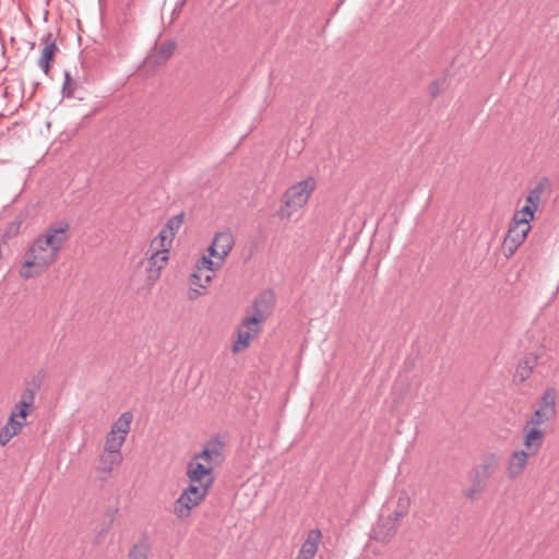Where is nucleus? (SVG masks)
<instances>
[{
  "mask_svg": "<svg viewBox=\"0 0 559 559\" xmlns=\"http://www.w3.org/2000/svg\"><path fill=\"white\" fill-rule=\"evenodd\" d=\"M70 225L58 222L48 226L37 237L26 252V259L20 269V276L29 280L44 273L56 260L63 243L68 240Z\"/></svg>",
  "mask_w": 559,
  "mask_h": 559,
  "instance_id": "1",
  "label": "nucleus"
},
{
  "mask_svg": "<svg viewBox=\"0 0 559 559\" xmlns=\"http://www.w3.org/2000/svg\"><path fill=\"white\" fill-rule=\"evenodd\" d=\"M314 187L313 178H307L290 187L284 194V205L278 211L280 217L290 218L295 211L308 202Z\"/></svg>",
  "mask_w": 559,
  "mask_h": 559,
  "instance_id": "2",
  "label": "nucleus"
},
{
  "mask_svg": "<svg viewBox=\"0 0 559 559\" xmlns=\"http://www.w3.org/2000/svg\"><path fill=\"white\" fill-rule=\"evenodd\" d=\"M131 421V413L126 412L120 415V417L114 423L110 431L106 436L103 449L104 451L111 453H121V448L130 430Z\"/></svg>",
  "mask_w": 559,
  "mask_h": 559,
  "instance_id": "3",
  "label": "nucleus"
},
{
  "mask_svg": "<svg viewBox=\"0 0 559 559\" xmlns=\"http://www.w3.org/2000/svg\"><path fill=\"white\" fill-rule=\"evenodd\" d=\"M275 305V296L271 290H264L253 300L249 314L246 317L247 323L260 325L272 313Z\"/></svg>",
  "mask_w": 559,
  "mask_h": 559,
  "instance_id": "4",
  "label": "nucleus"
},
{
  "mask_svg": "<svg viewBox=\"0 0 559 559\" xmlns=\"http://www.w3.org/2000/svg\"><path fill=\"white\" fill-rule=\"evenodd\" d=\"M499 467L498 455L490 453L486 455L481 463L473 469L472 483H478L487 487L489 478L496 473Z\"/></svg>",
  "mask_w": 559,
  "mask_h": 559,
  "instance_id": "5",
  "label": "nucleus"
},
{
  "mask_svg": "<svg viewBox=\"0 0 559 559\" xmlns=\"http://www.w3.org/2000/svg\"><path fill=\"white\" fill-rule=\"evenodd\" d=\"M234 243V236L230 231L217 233L209 248L210 257L223 262L233 249Z\"/></svg>",
  "mask_w": 559,
  "mask_h": 559,
  "instance_id": "6",
  "label": "nucleus"
},
{
  "mask_svg": "<svg viewBox=\"0 0 559 559\" xmlns=\"http://www.w3.org/2000/svg\"><path fill=\"white\" fill-rule=\"evenodd\" d=\"M146 254L147 258V278L152 282L156 281L159 275L160 271L166 265L168 259H169V252L167 249L162 250H147Z\"/></svg>",
  "mask_w": 559,
  "mask_h": 559,
  "instance_id": "7",
  "label": "nucleus"
},
{
  "mask_svg": "<svg viewBox=\"0 0 559 559\" xmlns=\"http://www.w3.org/2000/svg\"><path fill=\"white\" fill-rule=\"evenodd\" d=\"M530 229V225L522 222H516V219L512 221L507 237L504 238V246L509 248L510 254H512L524 241Z\"/></svg>",
  "mask_w": 559,
  "mask_h": 559,
  "instance_id": "8",
  "label": "nucleus"
},
{
  "mask_svg": "<svg viewBox=\"0 0 559 559\" xmlns=\"http://www.w3.org/2000/svg\"><path fill=\"white\" fill-rule=\"evenodd\" d=\"M542 198V189L535 188L531 190L526 197V205L522 210L514 213L513 219L530 225L534 217V213L538 207Z\"/></svg>",
  "mask_w": 559,
  "mask_h": 559,
  "instance_id": "9",
  "label": "nucleus"
},
{
  "mask_svg": "<svg viewBox=\"0 0 559 559\" xmlns=\"http://www.w3.org/2000/svg\"><path fill=\"white\" fill-rule=\"evenodd\" d=\"M260 331H261L260 325H258V324H254V325L248 324L247 323V319L245 318L242 320L241 328L237 332V340L233 344V348H231L233 352L234 353H239V352L246 349L247 347H249L251 341L255 336H258Z\"/></svg>",
  "mask_w": 559,
  "mask_h": 559,
  "instance_id": "10",
  "label": "nucleus"
},
{
  "mask_svg": "<svg viewBox=\"0 0 559 559\" xmlns=\"http://www.w3.org/2000/svg\"><path fill=\"white\" fill-rule=\"evenodd\" d=\"M41 56L38 60V67L44 71L45 74H48L50 69V62L52 61L56 52L58 51V47L56 44V39L51 33H47L40 39Z\"/></svg>",
  "mask_w": 559,
  "mask_h": 559,
  "instance_id": "11",
  "label": "nucleus"
},
{
  "mask_svg": "<svg viewBox=\"0 0 559 559\" xmlns=\"http://www.w3.org/2000/svg\"><path fill=\"white\" fill-rule=\"evenodd\" d=\"M122 453H111L103 450L98 457L96 472L105 479L122 463Z\"/></svg>",
  "mask_w": 559,
  "mask_h": 559,
  "instance_id": "12",
  "label": "nucleus"
},
{
  "mask_svg": "<svg viewBox=\"0 0 559 559\" xmlns=\"http://www.w3.org/2000/svg\"><path fill=\"white\" fill-rule=\"evenodd\" d=\"M212 465L210 463H203L198 459L193 457L188 464L187 475L191 483H206L212 477Z\"/></svg>",
  "mask_w": 559,
  "mask_h": 559,
  "instance_id": "13",
  "label": "nucleus"
},
{
  "mask_svg": "<svg viewBox=\"0 0 559 559\" xmlns=\"http://www.w3.org/2000/svg\"><path fill=\"white\" fill-rule=\"evenodd\" d=\"M531 455L525 450H518L511 454L507 466V474L510 479H515L523 473Z\"/></svg>",
  "mask_w": 559,
  "mask_h": 559,
  "instance_id": "14",
  "label": "nucleus"
},
{
  "mask_svg": "<svg viewBox=\"0 0 559 559\" xmlns=\"http://www.w3.org/2000/svg\"><path fill=\"white\" fill-rule=\"evenodd\" d=\"M396 532V525L391 515L381 516L372 530V537L381 543H386Z\"/></svg>",
  "mask_w": 559,
  "mask_h": 559,
  "instance_id": "15",
  "label": "nucleus"
},
{
  "mask_svg": "<svg viewBox=\"0 0 559 559\" xmlns=\"http://www.w3.org/2000/svg\"><path fill=\"white\" fill-rule=\"evenodd\" d=\"M320 540L321 532L319 530H311L308 533L306 540L301 545L296 559H313L318 551Z\"/></svg>",
  "mask_w": 559,
  "mask_h": 559,
  "instance_id": "16",
  "label": "nucleus"
},
{
  "mask_svg": "<svg viewBox=\"0 0 559 559\" xmlns=\"http://www.w3.org/2000/svg\"><path fill=\"white\" fill-rule=\"evenodd\" d=\"M201 501L202 500H199L195 497L182 491L175 502L174 513L178 519H187L190 515L191 510Z\"/></svg>",
  "mask_w": 559,
  "mask_h": 559,
  "instance_id": "17",
  "label": "nucleus"
},
{
  "mask_svg": "<svg viewBox=\"0 0 559 559\" xmlns=\"http://www.w3.org/2000/svg\"><path fill=\"white\" fill-rule=\"evenodd\" d=\"M524 445L527 449L526 452L536 454L543 444L544 431L537 427L525 426Z\"/></svg>",
  "mask_w": 559,
  "mask_h": 559,
  "instance_id": "18",
  "label": "nucleus"
},
{
  "mask_svg": "<svg viewBox=\"0 0 559 559\" xmlns=\"http://www.w3.org/2000/svg\"><path fill=\"white\" fill-rule=\"evenodd\" d=\"M556 401H557V391L555 388H548L544 392L540 401L538 403V411L545 413L550 418H555L556 416Z\"/></svg>",
  "mask_w": 559,
  "mask_h": 559,
  "instance_id": "19",
  "label": "nucleus"
},
{
  "mask_svg": "<svg viewBox=\"0 0 559 559\" xmlns=\"http://www.w3.org/2000/svg\"><path fill=\"white\" fill-rule=\"evenodd\" d=\"M24 421L16 420V414L12 413L7 425L0 430V444L5 445L22 429Z\"/></svg>",
  "mask_w": 559,
  "mask_h": 559,
  "instance_id": "20",
  "label": "nucleus"
},
{
  "mask_svg": "<svg viewBox=\"0 0 559 559\" xmlns=\"http://www.w3.org/2000/svg\"><path fill=\"white\" fill-rule=\"evenodd\" d=\"M536 364V358H526L519 362L515 373H514V381L516 382H524L527 378H530L533 368Z\"/></svg>",
  "mask_w": 559,
  "mask_h": 559,
  "instance_id": "21",
  "label": "nucleus"
},
{
  "mask_svg": "<svg viewBox=\"0 0 559 559\" xmlns=\"http://www.w3.org/2000/svg\"><path fill=\"white\" fill-rule=\"evenodd\" d=\"M177 45L174 40L163 43L154 56L155 64H164L174 53Z\"/></svg>",
  "mask_w": 559,
  "mask_h": 559,
  "instance_id": "22",
  "label": "nucleus"
},
{
  "mask_svg": "<svg viewBox=\"0 0 559 559\" xmlns=\"http://www.w3.org/2000/svg\"><path fill=\"white\" fill-rule=\"evenodd\" d=\"M174 241V237H171V233L159 230L158 235L151 241L150 250H162L167 249L169 251L171 243Z\"/></svg>",
  "mask_w": 559,
  "mask_h": 559,
  "instance_id": "23",
  "label": "nucleus"
},
{
  "mask_svg": "<svg viewBox=\"0 0 559 559\" xmlns=\"http://www.w3.org/2000/svg\"><path fill=\"white\" fill-rule=\"evenodd\" d=\"M212 484L213 479H207L206 483H199V485H195V483H191L190 486L183 490V492H187L199 500H203Z\"/></svg>",
  "mask_w": 559,
  "mask_h": 559,
  "instance_id": "24",
  "label": "nucleus"
},
{
  "mask_svg": "<svg viewBox=\"0 0 559 559\" xmlns=\"http://www.w3.org/2000/svg\"><path fill=\"white\" fill-rule=\"evenodd\" d=\"M21 225L22 219L17 217L10 222L0 235L1 241L5 243L9 239L15 237L20 233Z\"/></svg>",
  "mask_w": 559,
  "mask_h": 559,
  "instance_id": "25",
  "label": "nucleus"
},
{
  "mask_svg": "<svg viewBox=\"0 0 559 559\" xmlns=\"http://www.w3.org/2000/svg\"><path fill=\"white\" fill-rule=\"evenodd\" d=\"M150 547L145 542L132 546L128 552V559H148Z\"/></svg>",
  "mask_w": 559,
  "mask_h": 559,
  "instance_id": "26",
  "label": "nucleus"
},
{
  "mask_svg": "<svg viewBox=\"0 0 559 559\" xmlns=\"http://www.w3.org/2000/svg\"><path fill=\"white\" fill-rule=\"evenodd\" d=\"M183 223V213L170 217L167 223L163 226L164 231L171 233V237L175 238L176 233L179 230Z\"/></svg>",
  "mask_w": 559,
  "mask_h": 559,
  "instance_id": "27",
  "label": "nucleus"
},
{
  "mask_svg": "<svg viewBox=\"0 0 559 559\" xmlns=\"http://www.w3.org/2000/svg\"><path fill=\"white\" fill-rule=\"evenodd\" d=\"M408 506H409V499L407 497L399 498V502H397L399 510H395L393 512V514H390L392 516V519L394 520L395 525H397L400 520L406 514Z\"/></svg>",
  "mask_w": 559,
  "mask_h": 559,
  "instance_id": "28",
  "label": "nucleus"
},
{
  "mask_svg": "<svg viewBox=\"0 0 559 559\" xmlns=\"http://www.w3.org/2000/svg\"><path fill=\"white\" fill-rule=\"evenodd\" d=\"M551 419L552 418L547 416L545 413L536 409L534 412V414L532 415V417L530 418V420L526 423V426L527 427H537V428H539V426L548 423Z\"/></svg>",
  "mask_w": 559,
  "mask_h": 559,
  "instance_id": "29",
  "label": "nucleus"
},
{
  "mask_svg": "<svg viewBox=\"0 0 559 559\" xmlns=\"http://www.w3.org/2000/svg\"><path fill=\"white\" fill-rule=\"evenodd\" d=\"M213 274L206 272H199L198 270L192 274V284L205 288L212 281Z\"/></svg>",
  "mask_w": 559,
  "mask_h": 559,
  "instance_id": "30",
  "label": "nucleus"
},
{
  "mask_svg": "<svg viewBox=\"0 0 559 559\" xmlns=\"http://www.w3.org/2000/svg\"><path fill=\"white\" fill-rule=\"evenodd\" d=\"M194 457L203 463H210L212 468L219 462V457L212 454L205 447L200 453L195 454Z\"/></svg>",
  "mask_w": 559,
  "mask_h": 559,
  "instance_id": "31",
  "label": "nucleus"
},
{
  "mask_svg": "<svg viewBox=\"0 0 559 559\" xmlns=\"http://www.w3.org/2000/svg\"><path fill=\"white\" fill-rule=\"evenodd\" d=\"M214 261L209 258V257H202L198 260L197 264H195V269L199 271V272H206V273H210V274H213L214 272Z\"/></svg>",
  "mask_w": 559,
  "mask_h": 559,
  "instance_id": "32",
  "label": "nucleus"
},
{
  "mask_svg": "<svg viewBox=\"0 0 559 559\" xmlns=\"http://www.w3.org/2000/svg\"><path fill=\"white\" fill-rule=\"evenodd\" d=\"M35 399V389L34 388H25L22 392L20 406L32 407Z\"/></svg>",
  "mask_w": 559,
  "mask_h": 559,
  "instance_id": "33",
  "label": "nucleus"
},
{
  "mask_svg": "<svg viewBox=\"0 0 559 559\" xmlns=\"http://www.w3.org/2000/svg\"><path fill=\"white\" fill-rule=\"evenodd\" d=\"M75 82L72 80L69 72L64 73V83L62 86V93L64 97H72L75 88Z\"/></svg>",
  "mask_w": 559,
  "mask_h": 559,
  "instance_id": "34",
  "label": "nucleus"
},
{
  "mask_svg": "<svg viewBox=\"0 0 559 559\" xmlns=\"http://www.w3.org/2000/svg\"><path fill=\"white\" fill-rule=\"evenodd\" d=\"M485 489V486L472 483V487L464 491V496L469 500H476Z\"/></svg>",
  "mask_w": 559,
  "mask_h": 559,
  "instance_id": "35",
  "label": "nucleus"
},
{
  "mask_svg": "<svg viewBox=\"0 0 559 559\" xmlns=\"http://www.w3.org/2000/svg\"><path fill=\"white\" fill-rule=\"evenodd\" d=\"M205 448L215 456L221 457L224 444L217 439H212L205 444Z\"/></svg>",
  "mask_w": 559,
  "mask_h": 559,
  "instance_id": "36",
  "label": "nucleus"
},
{
  "mask_svg": "<svg viewBox=\"0 0 559 559\" xmlns=\"http://www.w3.org/2000/svg\"><path fill=\"white\" fill-rule=\"evenodd\" d=\"M444 85H445L444 80L435 81L429 87L430 95L432 97H437L441 93V91L444 88Z\"/></svg>",
  "mask_w": 559,
  "mask_h": 559,
  "instance_id": "37",
  "label": "nucleus"
},
{
  "mask_svg": "<svg viewBox=\"0 0 559 559\" xmlns=\"http://www.w3.org/2000/svg\"><path fill=\"white\" fill-rule=\"evenodd\" d=\"M31 407H24V406H20V402L16 404V412H14L16 414V417H20L23 421L25 420V418L27 417V414H28V409Z\"/></svg>",
  "mask_w": 559,
  "mask_h": 559,
  "instance_id": "38",
  "label": "nucleus"
},
{
  "mask_svg": "<svg viewBox=\"0 0 559 559\" xmlns=\"http://www.w3.org/2000/svg\"><path fill=\"white\" fill-rule=\"evenodd\" d=\"M198 295H200V293H199L197 289H193V290H191V292H190V296H189V298H190V299H193V298H194L195 296H198Z\"/></svg>",
  "mask_w": 559,
  "mask_h": 559,
  "instance_id": "39",
  "label": "nucleus"
},
{
  "mask_svg": "<svg viewBox=\"0 0 559 559\" xmlns=\"http://www.w3.org/2000/svg\"><path fill=\"white\" fill-rule=\"evenodd\" d=\"M1 51H2V53H4V51H5L4 46H3V45H1Z\"/></svg>",
  "mask_w": 559,
  "mask_h": 559,
  "instance_id": "40",
  "label": "nucleus"
},
{
  "mask_svg": "<svg viewBox=\"0 0 559 559\" xmlns=\"http://www.w3.org/2000/svg\"><path fill=\"white\" fill-rule=\"evenodd\" d=\"M4 68H5V66H1V67H0V71H1V70H3Z\"/></svg>",
  "mask_w": 559,
  "mask_h": 559,
  "instance_id": "41",
  "label": "nucleus"
}]
</instances>
